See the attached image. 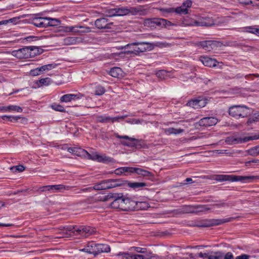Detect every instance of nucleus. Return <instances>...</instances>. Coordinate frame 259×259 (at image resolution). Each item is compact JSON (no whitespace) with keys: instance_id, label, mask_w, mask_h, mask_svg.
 <instances>
[{"instance_id":"obj_1","label":"nucleus","mask_w":259,"mask_h":259,"mask_svg":"<svg viewBox=\"0 0 259 259\" xmlns=\"http://www.w3.org/2000/svg\"><path fill=\"white\" fill-rule=\"evenodd\" d=\"M111 198L114 199L110 204L111 207L113 208L119 209L123 211L133 210L136 205V201L125 197L122 193H109L104 196L102 200L106 201Z\"/></svg>"},{"instance_id":"obj_2","label":"nucleus","mask_w":259,"mask_h":259,"mask_svg":"<svg viewBox=\"0 0 259 259\" xmlns=\"http://www.w3.org/2000/svg\"><path fill=\"white\" fill-rule=\"evenodd\" d=\"M94 229L86 226H69L63 227L59 233L61 236L57 238H68L72 236L86 238L93 234Z\"/></svg>"},{"instance_id":"obj_3","label":"nucleus","mask_w":259,"mask_h":259,"mask_svg":"<svg viewBox=\"0 0 259 259\" xmlns=\"http://www.w3.org/2000/svg\"><path fill=\"white\" fill-rule=\"evenodd\" d=\"M255 180H259V176H234V175H220L217 176L216 180L220 182L231 181V182H241L243 183L252 182Z\"/></svg>"},{"instance_id":"obj_4","label":"nucleus","mask_w":259,"mask_h":259,"mask_svg":"<svg viewBox=\"0 0 259 259\" xmlns=\"http://www.w3.org/2000/svg\"><path fill=\"white\" fill-rule=\"evenodd\" d=\"M252 113L251 109L246 106L234 105L229 108V114L235 118L245 117Z\"/></svg>"},{"instance_id":"obj_5","label":"nucleus","mask_w":259,"mask_h":259,"mask_svg":"<svg viewBox=\"0 0 259 259\" xmlns=\"http://www.w3.org/2000/svg\"><path fill=\"white\" fill-rule=\"evenodd\" d=\"M225 22V19L218 18L214 20L212 18L208 17H201L197 21L188 24L189 25H196L201 26H211L212 25H219Z\"/></svg>"},{"instance_id":"obj_6","label":"nucleus","mask_w":259,"mask_h":259,"mask_svg":"<svg viewBox=\"0 0 259 259\" xmlns=\"http://www.w3.org/2000/svg\"><path fill=\"white\" fill-rule=\"evenodd\" d=\"M147 44L148 43L145 42H136L127 44L124 46L120 47L118 48V49L120 50L125 49L126 48H132V49L131 51H126L125 52V53L127 54H135L137 55L140 53L144 52L147 50V48L145 46V45Z\"/></svg>"},{"instance_id":"obj_7","label":"nucleus","mask_w":259,"mask_h":259,"mask_svg":"<svg viewBox=\"0 0 259 259\" xmlns=\"http://www.w3.org/2000/svg\"><path fill=\"white\" fill-rule=\"evenodd\" d=\"M114 136L118 139L127 140V141H120V143L123 146L129 147H135L136 148H140L141 146L140 143L141 141L135 138H131L127 136H120L117 133H115Z\"/></svg>"},{"instance_id":"obj_8","label":"nucleus","mask_w":259,"mask_h":259,"mask_svg":"<svg viewBox=\"0 0 259 259\" xmlns=\"http://www.w3.org/2000/svg\"><path fill=\"white\" fill-rule=\"evenodd\" d=\"M85 157H87L89 159L105 163H108L114 161V159L112 158L107 156L105 155H100L97 153L90 154L87 152V153H85Z\"/></svg>"},{"instance_id":"obj_9","label":"nucleus","mask_w":259,"mask_h":259,"mask_svg":"<svg viewBox=\"0 0 259 259\" xmlns=\"http://www.w3.org/2000/svg\"><path fill=\"white\" fill-rule=\"evenodd\" d=\"M258 139H259V136L246 137L243 138L234 137H229L226 139L225 142L227 144L234 145L239 143H245L250 140H256Z\"/></svg>"},{"instance_id":"obj_10","label":"nucleus","mask_w":259,"mask_h":259,"mask_svg":"<svg viewBox=\"0 0 259 259\" xmlns=\"http://www.w3.org/2000/svg\"><path fill=\"white\" fill-rule=\"evenodd\" d=\"M103 182L105 190L124 185L126 182L122 179H109Z\"/></svg>"},{"instance_id":"obj_11","label":"nucleus","mask_w":259,"mask_h":259,"mask_svg":"<svg viewBox=\"0 0 259 259\" xmlns=\"http://www.w3.org/2000/svg\"><path fill=\"white\" fill-rule=\"evenodd\" d=\"M127 116H117L115 117H111L110 116L106 115H97L96 116V120L98 122L100 123H108V122H114L115 121H119V119H123Z\"/></svg>"},{"instance_id":"obj_12","label":"nucleus","mask_w":259,"mask_h":259,"mask_svg":"<svg viewBox=\"0 0 259 259\" xmlns=\"http://www.w3.org/2000/svg\"><path fill=\"white\" fill-rule=\"evenodd\" d=\"M218 121V119L215 117H207L201 119L198 123L201 126L206 127L215 125Z\"/></svg>"},{"instance_id":"obj_13","label":"nucleus","mask_w":259,"mask_h":259,"mask_svg":"<svg viewBox=\"0 0 259 259\" xmlns=\"http://www.w3.org/2000/svg\"><path fill=\"white\" fill-rule=\"evenodd\" d=\"M83 97V95L80 93L74 94H68L62 96L60 99L61 102H71L72 101H75Z\"/></svg>"},{"instance_id":"obj_14","label":"nucleus","mask_w":259,"mask_h":259,"mask_svg":"<svg viewBox=\"0 0 259 259\" xmlns=\"http://www.w3.org/2000/svg\"><path fill=\"white\" fill-rule=\"evenodd\" d=\"M74 186H66L62 184L49 185V191L52 192H64L65 191L70 190Z\"/></svg>"},{"instance_id":"obj_15","label":"nucleus","mask_w":259,"mask_h":259,"mask_svg":"<svg viewBox=\"0 0 259 259\" xmlns=\"http://www.w3.org/2000/svg\"><path fill=\"white\" fill-rule=\"evenodd\" d=\"M192 2L190 1H186L182 6L175 9V12L179 14H186L188 12V8L191 7Z\"/></svg>"},{"instance_id":"obj_16","label":"nucleus","mask_w":259,"mask_h":259,"mask_svg":"<svg viewBox=\"0 0 259 259\" xmlns=\"http://www.w3.org/2000/svg\"><path fill=\"white\" fill-rule=\"evenodd\" d=\"M199 60L204 65L209 67H215L218 63L215 59L206 56H201Z\"/></svg>"},{"instance_id":"obj_17","label":"nucleus","mask_w":259,"mask_h":259,"mask_svg":"<svg viewBox=\"0 0 259 259\" xmlns=\"http://www.w3.org/2000/svg\"><path fill=\"white\" fill-rule=\"evenodd\" d=\"M96 256L101 253H108L111 250L109 245L106 244H96Z\"/></svg>"},{"instance_id":"obj_18","label":"nucleus","mask_w":259,"mask_h":259,"mask_svg":"<svg viewBox=\"0 0 259 259\" xmlns=\"http://www.w3.org/2000/svg\"><path fill=\"white\" fill-rule=\"evenodd\" d=\"M96 244L94 242H89L83 248L80 249L79 251L93 254L96 256Z\"/></svg>"},{"instance_id":"obj_19","label":"nucleus","mask_w":259,"mask_h":259,"mask_svg":"<svg viewBox=\"0 0 259 259\" xmlns=\"http://www.w3.org/2000/svg\"><path fill=\"white\" fill-rule=\"evenodd\" d=\"M83 28L82 26H66L64 27L62 29L60 30L61 31H63L64 32H90L91 30L89 28H85V30H81V31H79L77 29L78 28Z\"/></svg>"},{"instance_id":"obj_20","label":"nucleus","mask_w":259,"mask_h":259,"mask_svg":"<svg viewBox=\"0 0 259 259\" xmlns=\"http://www.w3.org/2000/svg\"><path fill=\"white\" fill-rule=\"evenodd\" d=\"M67 151L78 156H85V153H87L86 150L77 147H69Z\"/></svg>"},{"instance_id":"obj_21","label":"nucleus","mask_w":259,"mask_h":259,"mask_svg":"<svg viewBox=\"0 0 259 259\" xmlns=\"http://www.w3.org/2000/svg\"><path fill=\"white\" fill-rule=\"evenodd\" d=\"M29 49L28 48H22L17 51H13V55L18 58H27Z\"/></svg>"},{"instance_id":"obj_22","label":"nucleus","mask_w":259,"mask_h":259,"mask_svg":"<svg viewBox=\"0 0 259 259\" xmlns=\"http://www.w3.org/2000/svg\"><path fill=\"white\" fill-rule=\"evenodd\" d=\"M81 41L82 39L80 37L68 36L63 39V44L65 45H71Z\"/></svg>"},{"instance_id":"obj_23","label":"nucleus","mask_w":259,"mask_h":259,"mask_svg":"<svg viewBox=\"0 0 259 259\" xmlns=\"http://www.w3.org/2000/svg\"><path fill=\"white\" fill-rule=\"evenodd\" d=\"M198 47H200L206 51H210L212 49L214 43L211 40H205L198 42L196 44Z\"/></svg>"},{"instance_id":"obj_24","label":"nucleus","mask_w":259,"mask_h":259,"mask_svg":"<svg viewBox=\"0 0 259 259\" xmlns=\"http://www.w3.org/2000/svg\"><path fill=\"white\" fill-rule=\"evenodd\" d=\"M145 26L148 27H155L159 26V18H148L144 21Z\"/></svg>"},{"instance_id":"obj_25","label":"nucleus","mask_w":259,"mask_h":259,"mask_svg":"<svg viewBox=\"0 0 259 259\" xmlns=\"http://www.w3.org/2000/svg\"><path fill=\"white\" fill-rule=\"evenodd\" d=\"M96 27L99 29L108 28L107 21L105 18H100L97 19L95 23Z\"/></svg>"},{"instance_id":"obj_26","label":"nucleus","mask_w":259,"mask_h":259,"mask_svg":"<svg viewBox=\"0 0 259 259\" xmlns=\"http://www.w3.org/2000/svg\"><path fill=\"white\" fill-rule=\"evenodd\" d=\"M125 181L126 182L125 183V184L127 183V186L129 187L133 188L134 189H136L141 187H144L147 186V184L144 182H128L126 181Z\"/></svg>"},{"instance_id":"obj_27","label":"nucleus","mask_w":259,"mask_h":259,"mask_svg":"<svg viewBox=\"0 0 259 259\" xmlns=\"http://www.w3.org/2000/svg\"><path fill=\"white\" fill-rule=\"evenodd\" d=\"M165 134L166 135H178L184 132V130L181 128L176 129L173 127H169L164 130Z\"/></svg>"},{"instance_id":"obj_28","label":"nucleus","mask_w":259,"mask_h":259,"mask_svg":"<svg viewBox=\"0 0 259 259\" xmlns=\"http://www.w3.org/2000/svg\"><path fill=\"white\" fill-rule=\"evenodd\" d=\"M134 172L139 175H141L143 177H149L152 176L151 172L140 168L135 167Z\"/></svg>"},{"instance_id":"obj_29","label":"nucleus","mask_w":259,"mask_h":259,"mask_svg":"<svg viewBox=\"0 0 259 259\" xmlns=\"http://www.w3.org/2000/svg\"><path fill=\"white\" fill-rule=\"evenodd\" d=\"M115 10L116 16H123L128 14V11L126 8H116Z\"/></svg>"},{"instance_id":"obj_30","label":"nucleus","mask_w":259,"mask_h":259,"mask_svg":"<svg viewBox=\"0 0 259 259\" xmlns=\"http://www.w3.org/2000/svg\"><path fill=\"white\" fill-rule=\"evenodd\" d=\"M174 25L175 24L166 19H159V26L160 27L169 28L170 26Z\"/></svg>"},{"instance_id":"obj_31","label":"nucleus","mask_w":259,"mask_h":259,"mask_svg":"<svg viewBox=\"0 0 259 259\" xmlns=\"http://www.w3.org/2000/svg\"><path fill=\"white\" fill-rule=\"evenodd\" d=\"M121 69L119 67H113L110 70L109 74L114 77H118L121 74Z\"/></svg>"},{"instance_id":"obj_32","label":"nucleus","mask_w":259,"mask_h":259,"mask_svg":"<svg viewBox=\"0 0 259 259\" xmlns=\"http://www.w3.org/2000/svg\"><path fill=\"white\" fill-rule=\"evenodd\" d=\"M48 26H57L60 24V21L56 18H47Z\"/></svg>"},{"instance_id":"obj_33","label":"nucleus","mask_w":259,"mask_h":259,"mask_svg":"<svg viewBox=\"0 0 259 259\" xmlns=\"http://www.w3.org/2000/svg\"><path fill=\"white\" fill-rule=\"evenodd\" d=\"M136 205L134 209H146L149 207V205L145 202H137L136 201Z\"/></svg>"},{"instance_id":"obj_34","label":"nucleus","mask_w":259,"mask_h":259,"mask_svg":"<svg viewBox=\"0 0 259 259\" xmlns=\"http://www.w3.org/2000/svg\"><path fill=\"white\" fill-rule=\"evenodd\" d=\"M94 92L95 95L101 96L104 94L105 90L102 86L98 85L95 87Z\"/></svg>"},{"instance_id":"obj_35","label":"nucleus","mask_w":259,"mask_h":259,"mask_svg":"<svg viewBox=\"0 0 259 259\" xmlns=\"http://www.w3.org/2000/svg\"><path fill=\"white\" fill-rule=\"evenodd\" d=\"M233 220H234V218H229L224 219L215 220L213 221L212 224L214 225H219L225 223L230 222Z\"/></svg>"},{"instance_id":"obj_36","label":"nucleus","mask_w":259,"mask_h":259,"mask_svg":"<svg viewBox=\"0 0 259 259\" xmlns=\"http://www.w3.org/2000/svg\"><path fill=\"white\" fill-rule=\"evenodd\" d=\"M224 253L222 252H215L213 254L209 255L208 259H223Z\"/></svg>"},{"instance_id":"obj_37","label":"nucleus","mask_w":259,"mask_h":259,"mask_svg":"<svg viewBox=\"0 0 259 259\" xmlns=\"http://www.w3.org/2000/svg\"><path fill=\"white\" fill-rule=\"evenodd\" d=\"M247 152L250 155L255 156L259 155V146L254 147L249 149Z\"/></svg>"},{"instance_id":"obj_38","label":"nucleus","mask_w":259,"mask_h":259,"mask_svg":"<svg viewBox=\"0 0 259 259\" xmlns=\"http://www.w3.org/2000/svg\"><path fill=\"white\" fill-rule=\"evenodd\" d=\"M7 111H15L17 112H22L23 110L22 108L16 105H10L6 106Z\"/></svg>"},{"instance_id":"obj_39","label":"nucleus","mask_w":259,"mask_h":259,"mask_svg":"<svg viewBox=\"0 0 259 259\" xmlns=\"http://www.w3.org/2000/svg\"><path fill=\"white\" fill-rule=\"evenodd\" d=\"M198 104L199 99H195L192 101H190L187 103V106L191 107L195 109L199 108Z\"/></svg>"},{"instance_id":"obj_40","label":"nucleus","mask_w":259,"mask_h":259,"mask_svg":"<svg viewBox=\"0 0 259 259\" xmlns=\"http://www.w3.org/2000/svg\"><path fill=\"white\" fill-rule=\"evenodd\" d=\"M209 208L205 205H195L194 213H198L208 210Z\"/></svg>"},{"instance_id":"obj_41","label":"nucleus","mask_w":259,"mask_h":259,"mask_svg":"<svg viewBox=\"0 0 259 259\" xmlns=\"http://www.w3.org/2000/svg\"><path fill=\"white\" fill-rule=\"evenodd\" d=\"M51 107L53 109H54L55 111H60V112H65V109L63 107V106L57 104V103H54L51 105Z\"/></svg>"},{"instance_id":"obj_42","label":"nucleus","mask_w":259,"mask_h":259,"mask_svg":"<svg viewBox=\"0 0 259 259\" xmlns=\"http://www.w3.org/2000/svg\"><path fill=\"white\" fill-rule=\"evenodd\" d=\"M11 170L13 172H22L24 170L25 167L22 165L14 166L10 168Z\"/></svg>"},{"instance_id":"obj_43","label":"nucleus","mask_w":259,"mask_h":259,"mask_svg":"<svg viewBox=\"0 0 259 259\" xmlns=\"http://www.w3.org/2000/svg\"><path fill=\"white\" fill-rule=\"evenodd\" d=\"M243 31L246 32H258L259 28L257 27H246L244 28V30Z\"/></svg>"},{"instance_id":"obj_44","label":"nucleus","mask_w":259,"mask_h":259,"mask_svg":"<svg viewBox=\"0 0 259 259\" xmlns=\"http://www.w3.org/2000/svg\"><path fill=\"white\" fill-rule=\"evenodd\" d=\"M122 257V259H132L133 254L128 252H119L118 254Z\"/></svg>"},{"instance_id":"obj_45","label":"nucleus","mask_w":259,"mask_h":259,"mask_svg":"<svg viewBox=\"0 0 259 259\" xmlns=\"http://www.w3.org/2000/svg\"><path fill=\"white\" fill-rule=\"evenodd\" d=\"M46 36H42L40 37L35 36H30L25 38L27 41H36L40 39H42L44 38H46Z\"/></svg>"},{"instance_id":"obj_46","label":"nucleus","mask_w":259,"mask_h":259,"mask_svg":"<svg viewBox=\"0 0 259 259\" xmlns=\"http://www.w3.org/2000/svg\"><path fill=\"white\" fill-rule=\"evenodd\" d=\"M20 118H21V117L20 116H10L9 117V120L11 122H16ZM22 121L23 122H24L27 121V119L25 118L22 117Z\"/></svg>"},{"instance_id":"obj_47","label":"nucleus","mask_w":259,"mask_h":259,"mask_svg":"<svg viewBox=\"0 0 259 259\" xmlns=\"http://www.w3.org/2000/svg\"><path fill=\"white\" fill-rule=\"evenodd\" d=\"M38 81L41 85H48L51 83V79L49 77H47L45 78H41Z\"/></svg>"},{"instance_id":"obj_48","label":"nucleus","mask_w":259,"mask_h":259,"mask_svg":"<svg viewBox=\"0 0 259 259\" xmlns=\"http://www.w3.org/2000/svg\"><path fill=\"white\" fill-rule=\"evenodd\" d=\"M139 8L131 7L127 8L128 14H131L132 15H138Z\"/></svg>"},{"instance_id":"obj_49","label":"nucleus","mask_w":259,"mask_h":259,"mask_svg":"<svg viewBox=\"0 0 259 259\" xmlns=\"http://www.w3.org/2000/svg\"><path fill=\"white\" fill-rule=\"evenodd\" d=\"M40 25L38 27L44 28L48 26V19L47 17H41L40 20Z\"/></svg>"},{"instance_id":"obj_50","label":"nucleus","mask_w":259,"mask_h":259,"mask_svg":"<svg viewBox=\"0 0 259 259\" xmlns=\"http://www.w3.org/2000/svg\"><path fill=\"white\" fill-rule=\"evenodd\" d=\"M92 188H93V190H105L103 181H102L101 183H100L99 184L95 185L94 186V187H92Z\"/></svg>"},{"instance_id":"obj_51","label":"nucleus","mask_w":259,"mask_h":259,"mask_svg":"<svg viewBox=\"0 0 259 259\" xmlns=\"http://www.w3.org/2000/svg\"><path fill=\"white\" fill-rule=\"evenodd\" d=\"M106 16L107 17L116 16L115 8L111 9H109V10L106 11Z\"/></svg>"},{"instance_id":"obj_52","label":"nucleus","mask_w":259,"mask_h":259,"mask_svg":"<svg viewBox=\"0 0 259 259\" xmlns=\"http://www.w3.org/2000/svg\"><path fill=\"white\" fill-rule=\"evenodd\" d=\"M135 167H120V169L122 171V172H130V173H134Z\"/></svg>"},{"instance_id":"obj_53","label":"nucleus","mask_w":259,"mask_h":259,"mask_svg":"<svg viewBox=\"0 0 259 259\" xmlns=\"http://www.w3.org/2000/svg\"><path fill=\"white\" fill-rule=\"evenodd\" d=\"M166 74V71L163 70H159L156 73V76L161 79L164 78Z\"/></svg>"},{"instance_id":"obj_54","label":"nucleus","mask_w":259,"mask_h":259,"mask_svg":"<svg viewBox=\"0 0 259 259\" xmlns=\"http://www.w3.org/2000/svg\"><path fill=\"white\" fill-rule=\"evenodd\" d=\"M41 70L39 67L32 69L30 71V74L32 76H37L41 74Z\"/></svg>"},{"instance_id":"obj_55","label":"nucleus","mask_w":259,"mask_h":259,"mask_svg":"<svg viewBox=\"0 0 259 259\" xmlns=\"http://www.w3.org/2000/svg\"><path fill=\"white\" fill-rule=\"evenodd\" d=\"M144 256V259H155L156 256L151 253V252H148L146 251V253H145L144 255H143Z\"/></svg>"},{"instance_id":"obj_56","label":"nucleus","mask_w":259,"mask_h":259,"mask_svg":"<svg viewBox=\"0 0 259 259\" xmlns=\"http://www.w3.org/2000/svg\"><path fill=\"white\" fill-rule=\"evenodd\" d=\"M41 17H35L33 18L32 20V23L35 25V26L38 27L40 23V20H41Z\"/></svg>"},{"instance_id":"obj_57","label":"nucleus","mask_w":259,"mask_h":259,"mask_svg":"<svg viewBox=\"0 0 259 259\" xmlns=\"http://www.w3.org/2000/svg\"><path fill=\"white\" fill-rule=\"evenodd\" d=\"M149 12V10L147 9H143L139 7L138 15L141 16H144L147 15Z\"/></svg>"},{"instance_id":"obj_58","label":"nucleus","mask_w":259,"mask_h":259,"mask_svg":"<svg viewBox=\"0 0 259 259\" xmlns=\"http://www.w3.org/2000/svg\"><path fill=\"white\" fill-rule=\"evenodd\" d=\"M132 248L134 249V250L139 253H146L147 249L145 248H141L139 247H133L131 248V249Z\"/></svg>"},{"instance_id":"obj_59","label":"nucleus","mask_w":259,"mask_h":259,"mask_svg":"<svg viewBox=\"0 0 259 259\" xmlns=\"http://www.w3.org/2000/svg\"><path fill=\"white\" fill-rule=\"evenodd\" d=\"M195 209V205H189L186 206L185 210L187 212L194 213Z\"/></svg>"},{"instance_id":"obj_60","label":"nucleus","mask_w":259,"mask_h":259,"mask_svg":"<svg viewBox=\"0 0 259 259\" xmlns=\"http://www.w3.org/2000/svg\"><path fill=\"white\" fill-rule=\"evenodd\" d=\"M160 11L163 13H170L175 12V9L172 8H166V9H161Z\"/></svg>"},{"instance_id":"obj_61","label":"nucleus","mask_w":259,"mask_h":259,"mask_svg":"<svg viewBox=\"0 0 259 259\" xmlns=\"http://www.w3.org/2000/svg\"><path fill=\"white\" fill-rule=\"evenodd\" d=\"M223 259H234V256L231 252H228L225 255L224 254Z\"/></svg>"},{"instance_id":"obj_62","label":"nucleus","mask_w":259,"mask_h":259,"mask_svg":"<svg viewBox=\"0 0 259 259\" xmlns=\"http://www.w3.org/2000/svg\"><path fill=\"white\" fill-rule=\"evenodd\" d=\"M238 2L240 4L245 5L252 4V1L251 0H238Z\"/></svg>"},{"instance_id":"obj_63","label":"nucleus","mask_w":259,"mask_h":259,"mask_svg":"<svg viewBox=\"0 0 259 259\" xmlns=\"http://www.w3.org/2000/svg\"><path fill=\"white\" fill-rule=\"evenodd\" d=\"M206 102L205 100L199 99L198 106L199 108L203 107L206 105Z\"/></svg>"},{"instance_id":"obj_64","label":"nucleus","mask_w":259,"mask_h":259,"mask_svg":"<svg viewBox=\"0 0 259 259\" xmlns=\"http://www.w3.org/2000/svg\"><path fill=\"white\" fill-rule=\"evenodd\" d=\"M132 259H144V256L141 254H133Z\"/></svg>"}]
</instances>
